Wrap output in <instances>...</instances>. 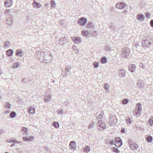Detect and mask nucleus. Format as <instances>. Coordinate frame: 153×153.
<instances>
[{"instance_id":"obj_1","label":"nucleus","mask_w":153,"mask_h":153,"mask_svg":"<svg viewBox=\"0 0 153 153\" xmlns=\"http://www.w3.org/2000/svg\"><path fill=\"white\" fill-rule=\"evenodd\" d=\"M142 107L141 104L140 102L137 103L136 105L135 109L133 111L134 114L137 117L140 116L141 115Z\"/></svg>"},{"instance_id":"obj_2","label":"nucleus","mask_w":153,"mask_h":153,"mask_svg":"<svg viewBox=\"0 0 153 153\" xmlns=\"http://www.w3.org/2000/svg\"><path fill=\"white\" fill-rule=\"evenodd\" d=\"M151 40L149 37H144L142 40V47L144 48H147L151 45Z\"/></svg>"},{"instance_id":"obj_3","label":"nucleus","mask_w":153,"mask_h":153,"mask_svg":"<svg viewBox=\"0 0 153 153\" xmlns=\"http://www.w3.org/2000/svg\"><path fill=\"white\" fill-rule=\"evenodd\" d=\"M130 53L129 49L127 47H125L122 49L121 55V56L123 57L129 58Z\"/></svg>"},{"instance_id":"obj_4","label":"nucleus","mask_w":153,"mask_h":153,"mask_svg":"<svg viewBox=\"0 0 153 153\" xmlns=\"http://www.w3.org/2000/svg\"><path fill=\"white\" fill-rule=\"evenodd\" d=\"M128 144L130 148L132 150H137L139 147V146L131 139L129 138L128 140Z\"/></svg>"},{"instance_id":"obj_5","label":"nucleus","mask_w":153,"mask_h":153,"mask_svg":"<svg viewBox=\"0 0 153 153\" xmlns=\"http://www.w3.org/2000/svg\"><path fill=\"white\" fill-rule=\"evenodd\" d=\"M110 123L111 126H114L117 123L116 117L114 114H111L109 116Z\"/></svg>"},{"instance_id":"obj_6","label":"nucleus","mask_w":153,"mask_h":153,"mask_svg":"<svg viewBox=\"0 0 153 153\" xmlns=\"http://www.w3.org/2000/svg\"><path fill=\"white\" fill-rule=\"evenodd\" d=\"M115 145L117 147L121 146L122 145V141L119 137H116L115 139Z\"/></svg>"},{"instance_id":"obj_7","label":"nucleus","mask_w":153,"mask_h":153,"mask_svg":"<svg viewBox=\"0 0 153 153\" xmlns=\"http://www.w3.org/2000/svg\"><path fill=\"white\" fill-rule=\"evenodd\" d=\"M87 19L86 18L82 17L79 19L78 23L82 26H84L86 24Z\"/></svg>"},{"instance_id":"obj_8","label":"nucleus","mask_w":153,"mask_h":153,"mask_svg":"<svg viewBox=\"0 0 153 153\" xmlns=\"http://www.w3.org/2000/svg\"><path fill=\"white\" fill-rule=\"evenodd\" d=\"M129 71L131 73L133 72L135 70L136 65L134 64L130 65L128 66Z\"/></svg>"},{"instance_id":"obj_9","label":"nucleus","mask_w":153,"mask_h":153,"mask_svg":"<svg viewBox=\"0 0 153 153\" xmlns=\"http://www.w3.org/2000/svg\"><path fill=\"white\" fill-rule=\"evenodd\" d=\"M68 37H66V36H64V37H61L59 39V42L60 43H61L62 42H65V41L66 42H68L69 41L68 40H68ZM65 43L64 42H62V44H61V45H63Z\"/></svg>"},{"instance_id":"obj_10","label":"nucleus","mask_w":153,"mask_h":153,"mask_svg":"<svg viewBox=\"0 0 153 153\" xmlns=\"http://www.w3.org/2000/svg\"><path fill=\"white\" fill-rule=\"evenodd\" d=\"M97 124L100 128H102L103 129L105 128V125L101 120H99L97 122Z\"/></svg>"},{"instance_id":"obj_11","label":"nucleus","mask_w":153,"mask_h":153,"mask_svg":"<svg viewBox=\"0 0 153 153\" xmlns=\"http://www.w3.org/2000/svg\"><path fill=\"white\" fill-rule=\"evenodd\" d=\"M76 146V144L74 141L71 142L69 145V148L71 150L75 149Z\"/></svg>"},{"instance_id":"obj_12","label":"nucleus","mask_w":153,"mask_h":153,"mask_svg":"<svg viewBox=\"0 0 153 153\" xmlns=\"http://www.w3.org/2000/svg\"><path fill=\"white\" fill-rule=\"evenodd\" d=\"M71 38L73 41L75 42H76L79 44L81 43V40L80 37L74 36L71 37Z\"/></svg>"},{"instance_id":"obj_13","label":"nucleus","mask_w":153,"mask_h":153,"mask_svg":"<svg viewBox=\"0 0 153 153\" xmlns=\"http://www.w3.org/2000/svg\"><path fill=\"white\" fill-rule=\"evenodd\" d=\"M126 6L125 4L123 3H121L117 4L116 5V7L117 8L122 9L125 7Z\"/></svg>"},{"instance_id":"obj_14","label":"nucleus","mask_w":153,"mask_h":153,"mask_svg":"<svg viewBox=\"0 0 153 153\" xmlns=\"http://www.w3.org/2000/svg\"><path fill=\"white\" fill-rule=\"evenodd\" d=\"M12 0H5L4 2V5L6 7H9L12 4Z\"/></svg>"},{"instance_id":"obj_15","label":"nucleus","mask_w":153,"mask_h":153,"mask_svg":"<svg viewBox=\"0 0 153 153\" xmlns=\"http://www.w3.org/2000/svg\"><path fill=\"white\" fill-rule=\"evenodd\" d=\"M10 10L8 9L6 10H5L4 12V14H6V15H9V17L10 18V19L9 20L10 22V23H11L12 22V16L11 15L9 14L10 13Z\"/></svg>"},{"instance_id":"obj_16","label":"nucleus","mask_w":153,"mask_h":153,"mask_svg":"<svg viewBox=\"0 0 153 153\" xmlns=\"http://www.w3.org/2000/svg\"><path fill=\"white\" fill-rule=\"evenodd\" d=\"M137 18L139 21H143L144 19V16L143 15L140 13L137 15Z\"/></svg>"},{"instance_id":"obj_17","label":"nucleus","mask_w":153,"mask_h":153,"mask_svg":"<svg viewBox=\"0 0 153 153\" xmlns=\"http://www.w3.org/2000/svg\"><path fill=\"white\" fill-rule=\"evenodd\" d=\"M34 137L33 136H30L29 137H23V139L25 141H32L34 139Z\"/></svg>"},{"instance_id":"obj_18","label":"nucleus","mask_w":153,"mask_h":153,"mask_svg":"<svg viewBox=\"0 0 153 153\" xmlns=\"http://www.w3.org/2000/svg\"><path fill=\"white\" fill-rule=\"evenodd\" d=\"M28 109V111L30 114H33L35 113V109L33 107L30 106Z\"/></svg>"},{"instance_id":"obj_19","label":"nucleus","mask_w":153,"mask_h":153,"mask_svg":"<svg viewBox=\"0 0 153 153\" xmlns=\"http://www.w3.org/2000/svg\"><path fill=\"white\" fill-rule=\"evenodd\" d=\"M71 69V66L68 65L66 66L64 70V72L66 74H68L70 72V70Z\"/></svg>"},{"instance_id":"obj_20","label":"nucleus","mask_w":153,"mask_h":153,"mask_svg":"<svg viewBox=\"0 0 153 153\" xmlns=\"http://www.w3.org/2000/svg\"><path fill=\"white\" fill-rule=\"evenodd\" d=\"M126 74V71L123 69L121 68L120 69V71L119 72V75L120 76L122 77H124L125 76Z\"/></svg>"},{"instance_id":"obj_21","label":"nucleus","mask_w":153,"mask_h":153,"mask_svg":"<svg viewBox=\"0 0 153 153\" xmlns=\"http://www.w3.org/2000/svg\"><path fill=\"white\" fill-rule=\"evenodd\" d=\"M23 53V51L21 50L20 49H18L16 50V55L17 56H19L20 57H22V54Z\"/></svg>"},{"instance_id":"obj_22","label":"nucleus","mask_w":153,"mask_h":153,"mask_svg":"<svg viewBox=\"0 0 153 153\" xmlns=\"http://www.w3.org/2000/svg\"><path fill=\"white\" fill-rule=\"evenodd\" d=\"M33 5L34 7H36L37 8H39L42 6L41 4L36 2V1L35 0H34V1H33Z\"/></svg>"},{"instance_id":"obj_23","label":"nucleus","mask_w":153,"mask_h":153,"mask_svg":"<svg viewBox=\"0 0 153 153\" xmlns=\"http://www.w3.org/2000/svg\"><path fill=\"white\" fill-rule=\"evenodd\" d=\"M94 25L92 24V23L91 22L88 23L86 25L87 28L88 29H90L94 28Z\"/></svg>"},{"instance_id":"obj_24","label":"nucleus","mask_w":153,"mask_h":153,"mask_svg":"<svg viewBox=\"0 0 153 153\" xmlns=\"http://www.w3.org/2000/svg\"><path fill=\"white\" fill-rule=\"evenodd\" d=\"M6 52L7 55L10 56L12 55L13 53V51L12 49H10L7 50Z\"/></svg>"},{"instance_id":"obj_25","label":"nucleus","mask_w":153,"mask_h":153,"mask_svg":"<svg viewBox=\"0 0 153 153\" xmlns=\"http://www.w3.org/2000/svg\"><path fill=\"white\" fill-rule=\"evenodd\" d=\"M89 31L87 30H83L82 32V35L85 36H87L89 34Z\"/></svg>"},{"instance_id":"obj_26","label":"nucleus","mask_w":153,"mask_h":153,"mask_svg":"<svg viewBox=\"0 0 153 153\" xmlns=\"http://www.w3.org/2000/svg\"><path fill=\"white\" fill-rule=\"evenodd\" d=\"M148 123L151 126H153V117H151L149 119Z\"/></svg>"},{"instance_id":"obj_27","label":"nucleus","mask_w":153,"mask_h":153,"mask_svg":"<svg viewBox=\"0 0 153 153\" xmlns=\"http://www.w3.org/2000/svg\"><path fill=\"white\" fill-rule=\"evenodd\" d=\"M51 99V97L49 95H47L45 96V102H48Z\"/></svg>"},{"instance_id":"obj_28","label":"nucleus","mask_w":153,"mask_h":153,"mask_svg":"<svg viewBox=\"0 0 153 153\" xmlns=\"http://www.w3.org/2000/svg\"><path fill=\"white\" fill-rule=\"evenodd\" d=\"M126 121L128 124H131L132 122V120L129 117H127L126 118Z\"/></svg>"},{"instance_id":"obj_29","label":"nucleus","mask_w":153,"mask_h":153,"mask_svg":"<svg viewBox=\"0 0 153 153\" xmlns=\"http://www.w3.org/2000/svg\"><path fill=\"white\" fill-rule=\"evenodd\" d=\"M146 140L147 142L150 143L152 141V137L151 136H149L146 138Z\"/></svg>"},{"instance_id":"obj_30","label":"nucleus","mask_w":153,"mask_h":153,"mask_svg":"<svg viewBox=\"0 0 153 153\" xmlns=\"http://www.w3.org/2000/svg\"><path fill=\"white\" fill-rule=\"evenodd\" d=\"M21 131H24V132L22 133V134H25V133H27V128L25 127H23L21 128Z\"/></svg>"},{"instance_id":"obj_31","label":"nucleus","mask_w":153,"mask_h":153,"mask_svg":"<svg viewBox=\"0 0 153 153\" xmlns=\"http://www.w3.org/2000/svg\"><path fill=\"white\" fill-rule=\"evenodd\" d=\"M16 114L15 112L13 111L10 113V117L11 118H14L16 117Z\"/></svg>"},{"instance_id":"obj_32","label":"nucleus","mask_w":153,"mask_h":153,"mask_svg":"<svg viewBox=\"0 0 153 153\" xmlns=\"http://www.w3.org/2000/svg\"><path fill=\"white\" fill-rule=\"evenodd\" d=\"M53 126L55 128H57L59 127V123L57 122H54L53 123Z\"/></svg>"},{"instance_id":"obj_33","label":"nucleus","mask_w":153,"mask_h":153,"mask_svg":"<svg viewBox=\"0 0 153 153\" xmlns=\"http://www.w3.org/2000/svg\"><path fill=\"white\" fill-rule=\"evenodd\" d=\"M129 102V100L127 99H124L122 101V103L123 104H126Z\"/></svg>"},{"instance_id":"obj_34","label":"nucleus","mask_w":153,"mask_h":153,"mask_svg":"<svg viewBox=\"0 0 153 153\" xmlns=\"http://www.w3.org/2000/svg\"><path fill=\"white\" fill-rule=\"evenodd\" d=\"M20 65V64L19 63H15L13 64V66L14 68L16 69L18 68Z\"/></svg>"},{"instance_id":"obj_35","label":"nucleus","mask_w":153,"mask_h":153,"mask_svg":"<svg viewBox=\"0 0 153 153\" xmlns=\"http://www.w3.org/2000/svg\"><path fill=\"white\" fill-rule=\"evenodd\" d=\"M90 150V147L88 146H86L84 149V151L86 152H88Z\"/></svg>"},{"instance_id":"obj_36","label":"nucleus","mask_w":153,"mask_h":153,"mask_svg":"<svg viewBox=\"0 0 153 153\" xmlns=\"http://www.w3.org/2000/svg\"><path fill=\"white\" fill-rule=\"evenodd\" d=\"M51 5L52 7H55L56 4L54 1L53 0H51L50 1Z\"/></svg>"},{"instance_id":"obj_37","label":"nucleus","mask_w":153,"mask_h":153,"mask_svg":"<svg viewBox=\"0 0 153 153\" xmlns=\"http://www.w3.org/2000/svg\"><path fill=\"white\" fill-rule=\"evenodd\" d=\"M5 107L7 109H9L11 108V105L9 102H7L5 104Z\"/></svg>"},{"instance_id":"obj_38","label":"nucleus","mask_w":153,"mask_h":153,"mask_svg":"<svg viewBox=\"0 0 153 153\" xmlns=\"http://www.w3.org/2000/svg\"><path fill=\"white\" fill-rule=\"evenodd\" d=\"M111 148H112V150L114 152H116V153H119V151L117 148H115L114 147H112Z\"/></svg>"},{"instance_id":"obj_39","label":"nucleus","mask_w":153,"mask_h":153,"mask_svg":"<svg viewBox=\"0 0 153 153\" xmlns=\"http://www.w3.org/2000/svg\"><path fill=\"white\" fill-rule=\"evenodd\" d=\"M137 85L138 86V87L140 88V87L142 88L143 85H142V81L141 80H139L137 82Z\"/></svg>"},{"instance_id":"obj_40","label":"nucleus","mask_w":153,"mask_h":153,"mask_svg":"<svg viewBox=\"0 0 153 153\" xmlns=\"http://www.w3.org/2000/svg\"><path fill=\"white\" fill-rule=\"evenodd\" d=\"M101 61L103 63H106L107 61L106 58L105 57H102L101 59Z\"/></svg>"},{"instance_id":"obj_41","label":"nucleus","mask_w":153,"mask_h":153,"mask_svg":"<svg viewBox=\"0 0 153 153\" xmlns=\"http://www.w3.org/2000/svg\"><path fill=\"white\" fill-rule=\"evenodd\" d=\"M93 65L94 66V67L95 68H96L98 67L99 65V63L98 62H96L94 63Z\"/></svg>"},{"instance_id":"obj_42","label":"nucleus","mask_w":153,"mask_h":153,"mask_svg":"<svg viewBox=\"0 0 153 153\" xmlns=\"http://www.w3.org/2000/svg\"><path fill=\"white\" fill-rule=\"evenodd\" d=\"M63 114L64 112L62 109L59 110L58 112V114L60 115H62Z\"/></svg>"},{"instance_id":"obj_43","label":"nucleus","mask_w":153,"mask_h":153,"mask_svg":"<svg viewBox=\"0 0 153 153\" xmlns=\"http://www.w3.org/2000/svg\"><path fill=\"white\" fill-rule=\"evenodd\" d=\"M104 87L105 90L107 91L108 89L109 86L108 84H105L104 86Z\"/></svg>"},{"instance_id":"obj_44","label":"nucleus","mask_w":153,"mask_h":153,"mask_svg":"<svg viewBox=\"0 0 153 153\" xmlns=\"http://www.w3.org/2000/svg\"><path fill=\"white\" fill-rule=\"evenodd\" d=\"M9 46V43L8 42H5L4 43V47L5 48H7Z\"/></svg>"},{"instance_id":"obj_45","label":"nucleus","mask_w":153,"mask_h":153,"mask_svg":"<svg viewBox=\"0 0 153 153\" xmlns=\"http://www.w3.org/2000/svg\"><path fill=\"white\" fill-rule=\"evenodd\" d=\"M48 61H49L48 60H47L46 59V58L45 56H44L43 60L42 62L46 63L48 62Z\"/></svg>"},{"instance_id":"obj_46","label":"nucleus","mask_w":153,"mask_h":153,"mask_svg":"<svg viewBox=\"0 0 153 153\" xmlns=\"http://www.w3.org/2000/svg\"><path fill=\"white\" fill-rule=\"evenodd\" d=\"M15 144V143H17V144H19L21 143V142H19L18 141H17L16 140H13V141H12Z\"/></svg>"},{"instance_id":"obj_47","label":"nucleus","mask_w":153,"mask_h":153,"mask_svg":"<svg viewBox=\"0 0 153 153\" xmlns=\"http://www.w3.org/2000/svg\"><path fill=\"white\" fill-rule=\"evenodd\" d=\"M94 124L93 123H91L89 126V128L90 129L92 128L94 126Z\"/></svg>"},{"instance_id":"obj_48","label":"nucleus","mask_w":153,"mask_h":153,"mask_svg":"<svg viewBox=\"0 0 153 153\" xmlns=\"http://www.w3.org/2000/svg\"><path fill=\"white\" fill-rule=\"evenodd\" d=\"M110 143L112 145L115 144L114 143V140L113 139H112L110 141Z\"/></svg>"},{"instance_id":"obj_49","label":"nucleus","mask_w":153,"mask_h":153,"mask_svg":"<svg viewBox=\"0 0 153 153\" xmlns=\"http://www.w3.org/2000/svg\"><path fill=\"white\" fill-rule=\"evenodd\" d=\"M150 26L153 27V19H152L151 20L150 23Z\"/></svg>"},{"instance_id":"obj_50","label":"nucleus","mask_w":153,"mask_h":153,"mask_svg":"<svg viewBox=\"0 0 153 153\" xmlns=\"http://www.w3.org/2000/svg\"><path fill=\"white\" fill-rule=\"evenodd\" d=\"M10 112V111L9 110H6L5 111V113L6 114H7Z\"/></svg>"},{"instance_id":"obj_51","label":"nucleus","mask_w":153,"mask_h":153,"mask_svg":"<svg viewBox=\"0 0 153 153\" xmlns=\"http://www.w3.org/2000/svg\"><path fill=\"white\" fill-rule=\"evenodd\" d=\"M121 132L122 133H124L125 129L124 128L121 129Z\"/></svg>"},{"instance_id":"obj_52","label":"nucleus","mask_w":153,"mask_h":153,"mask_svg":"<svg viewBox=\"0 0 153 153\" xmlns=\"http://www.w3.org/2000/svg\"><path fill=\"white\" fill-rule=\"evenodd\" d=\"M102 117V114H99L98 116V118L99 119H100Z\"/></svg>"},{"instance_id":"obj_53","label":"nucleus","mask_w":153,"mask_h":153,"mask_svg":"<svg viewBox=\"0 0 153 153\" xmlns=\"http://www.w3.org/2000/svg\"><path fill=\"white\" fill-rule=\"evenodd\" d=\"M146 16L147 18H148L150 16L149 14L148 13H146Z\"/></svg>"},{"instance_id":"obj_54","label":"nucleus","mask_w":153,"mask_h":153,"mask_svg":"<svg viewBox=\"0 0 153 153\" xmlns=\"http://www.w3.org/2000/svg\"><path fill=\"white\" fill-rule=\"evenodd\" d=\"M72 48L75 49V48L76 47V46L75 45H74L72 46Z\"/></svg>"},{"instance_id":"obj_55","label":"nucleus","mask_w":153,"mask_h":153,"mask_svg":"<svg viewBox=\"0 0 153 153\" xmlns=\"http://www.w3.org/2000/svg\"><path fill=\"white\" fill-rule=\"evenodd\" d=\"M15 146V143H13L11 145V147L13 146Z\"/></svg>"},{"instance_id":"obj_56","label":"nucleus","mask_w":153,"mask_h":153,"mask_svg":"<svg viewBox=\"0 0 153 153\" xmlns=\"http://www.w3.org/2000/svg\"><path fill=\"white\" fill-rule=\"evenodd\" d=\"M63 76L65 77L66 76V74H64V75Z\"/></svg>"},{"instance_id":"obj_57","label":"nucleus","mask_w":153,"mask_h":153,"mask_svg":"<svg viewBox=\"0 0 153 153\" xmlns=\"http://www.w3.org/2000/svg\"><path fill=\"white\" fill-rule=\"evenodd\" d=\"M1 73H1V70H0V75L1 74Z\"/></svg>"},{"instance_id":"obj_58","label":"nucleus","mask_w":153,"mask_h":153,"mask_svg":"<svg viewBox=\"0 0 153 153\" xmlns=\"http://www.w3.org/2000/svg\"><path fill=\"white\" fill-rule=\"evenodd\" d=\"M145 67V66H144V65H143V67H142V68H144Z\"/></svg>"},{"instance_id":"obj_59","label":"nucleus","mask_w":153,"mask_h":153,"mask_svg":"<svg viewBox=\"0 0 153 153\" xmlns=\"http://www.w3.org/2000/svg\"><path fill=\"white\" fill-rule=\"evenodd\" d=\"M143 65L142 64H141L140 65H139V66H140V67H142L141 65Z\"/></svg>"},{"instance_id":"obj_60","label":"nucleus","mask_w":153,"mask_h":153,"mask_svg":"<svg viewBox=\"0 0 153 153\" xmlns=\"http://www.w3.org/2000/svg\"><path fill=\"white\" fill-rule=\"evenodd\" d=\"M53 82H54V81L53 80Z\"/></svg>"},{"instance_id":"obj_61","label":"nucleus","mask_w":153,"mask_h":153,"mask_svg":"<svg viewBox=\"0 0 153 153\" xmlns=\"http://www.w3.org/2000/svg\"><path fill=\"white\" fill-rule=\"evenodd\" d=\"M5 153H8L6 152H5Z\"/></svg>"},{"instance_id":"obj_62","label":"nucleus","mask_w":153,"mask_h":153,"mask_svg":"<svg viewBox=\"0 0 153 153\" xmlns=\"http://www.w3.org/2000/svg\"><path fill=\"white\" fill-rule=\"evenodd\" d=\"M1 134V133H0V134Z\"/></svg>"}]
</instances>
